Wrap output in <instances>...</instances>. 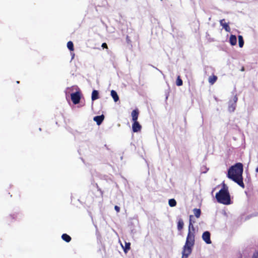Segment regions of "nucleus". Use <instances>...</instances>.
Wrapping results in <instances>:
<instances>
[{
  "label": "nucleus",
  "mask_w": 258,
  "mask_h": 258,
  "mask_svg": "<svg viewBox=\"0 0 258 258\" xmlns=\"http://www.w3.org/2000/svg\"><path fill=\"white\" fill-rule=\"evenodd\" d=\"M243 165L241 163H237L232 166L228 170L227 177L237 183L242 188L244 187L242 178Z\"/></svg>",
  "instance_id": "1"
},
{
  "label": "nucleus",
  "mask_w": 258,
  "mask_h": 258,
  "mask_svg": "<svg viewBox=\"0 0 258 258\" xmlns=\"http://www.w3.org/2000/svg\"><path fill=\"white\" fill-rule=\"evenodd\" d=\"M195 232L188 231L184 245L182 251L181 258H187L192 252V248L195 244Z\"/></svg>",
  "instance_id": "2"
},
{
  "label": "nucleus",
  "mask_w": 258,
  "mask_h": 258,
  "mask_svg": "<svg viewBox=\"0 0 258 258\" xmlns=\"http://www.w3.org/2000/svg\"><path fill=\"white\" fill-rule=\"evenodd\" d=\"M216 199L219 203L228 205L231 204L230 196L228 191V187L223 184V188L216 195Z\"/></svg>",
  "instance_id": "3"
},
{
  "label": "nucleus",
  "mask_w": 258,
  "mask_h": 258,
  "mask_svg": "<svg viewBox=\"0 0 258 258\" xmlns=\"http://www.w3.org/2000/svg\"><path fill=\"white\" fill-rule=\"evenodd\" d=\"M238 100V98L236 95L234 96L232 100H230L228 104V111L230 112H233L235 110L236 107V103Z\"/></svg>",
  "instance_id": "4"
},
{
  "label": "nucleus",
  "mask_w": 258,
  "mask_h": 258,
  "mask_svg": "<svg viewBox=\"0 0 258 258\" xmlns=\"http://www.w3.org/2000/svg\"><path fill=\"white\" fill-rule=\"evenodd\" d=\"M71 99L75 104H77L79 103L80 100V94L79 92H76V93H73L71 94Z\"/></svg>",
  "instance_id": "5"
},
{
  "label": "nucleus",
  "mask_w": 258,
  "mask_h": 258,
  "mask_svg": "<svg viewBox=\"0 0 258 258\" xmlns=\"http://www.w3.org/2000/svg\"><path fill=\"white\" fill-rule=\"evenodd\" d=\"M210 236L211 234L209 231H205L203 233L202 239L207 244H211L212 243Z\"/></svg>",
  "instance_id": "6"
},
{
  "label": "nucleus",
  "mask_w": 258,
  "mask_h": 258,
  "mask_svg": "<svg viewBox=\"0 0 258 258\" xmlns=\"http://www.w3.org/2000/svg\"><path fill=\"white\" fill-rule=\"evenodd\" d=\"M141 128L142 126L138 121H134V123L132 124V130L134 132L136 133L140 131Z\"/></svg>",
  "instance_id": "7"
},
{
  "label": "nucleus",
  "mask_w": 258,
  "mask_h": 258,
  "mask_svg": "<svg viewBox=\"0 0 258 258\" xmlns=\"http://www.w3.org/2000/svg\"><path fill=\"white\" fill-rule=\"evenodd\" d=\"M220 24L223 27V28L226 30V31H230V28L228 24L225 22L224 19L221 20L220 21Z\"/></svg>",
  "instance_id": "8"
},
{
  "label": "nucleus",
  "mask_w": 258,
  "mask_h": 258,
  "mask_svg": "<svg viewBox=\"0 0 258 258\" xmlns=\"http://www.w3.org/2000/svg\"><path fill=\"white\" fill-rule=\"evenodd\" d=\"M139 111L138 109H135L132 112V120L134 121H137L138 116H139Z\"/></svg>",
  "instance_id": "9"
},
{
  "label": "nucleus",
  "mask_w": 258,
  "mask_h": 258,
  "mask_svg": "<svg viewBox=\"0 0 258 258\" xmlns=\"http://www.w3.org/2000/svg\"><path fill=\"white\" fill-rule=\"evenodd\" d=\"M104 118V115H101L100 116H95L93 118V120L96 122V123L98 125H100L103 121Z\"/></svg>",
  "instance_id": "10"
},
{
  "label": "nucleus",
  "mask_w": 258,
  "mask_h": 258,
  "mask_svg": "<svg viewBox=\"0 0 258 258\" xmlns=\"http://www.w3.org/2000/svg\"><path fill=\"white\" fill-rule=\"evenodd\" d=\"M229 42L232 45H236L237 43V38L235 35H231L230 37Z\"/></svg>",
  "instance_id": "11"
},
{
  "label": "nucleus",
  "mask_w": 258,
  "mask_h": 258,
  "mask_svg": "<svg viewBox=\"0 0 258 258\" xmlns=\"http://www.w3.org/2000/svg\"><path fill=\"white\" fill-rule=\"evenodd\" d=\"M111 96L115 102H117L119 100V97L117 95V94L114 90H112L111 91Z\"/></svg>",
  "instance_id": "12"
},
{
  "label": "nucleus",
  "mask_w": 258,
  "mask_h": 258,
  "mask_svg": "<svg viewBox=\"0 0 258 258\" xmlns=\"http://www.w3.org/2000/svg\"><path fill=\"white\" fill-rule=\"evenodd\" d=\"M217 80V76L215 75L211 76L209 78V82L211 84H214Z\"/></svg>",
  "instance_id": "13"
},
{
  "label": "nucleus",
  "mask_w": 258,
  "mask_h": 258,
  "mask_svg": "<svg viewBox=\"0 0 258 258\" xmlns=\"http://www.w3.org/2000/svg\"><path fill=\"white\" fill-rule=\"evenodd\" d=\"M98 98V92L97 90H94L92 93V100H95Z\"/></svg>",
  "instance_id": "14"
},
{
  "label": "nucleus",
  "mask_w": 258,
  "mask_h": 258,
  "mask_svg": "<svg viewBox=\"0 0 258 258\" xmlns=\"http://www.w3.org/2000/svg\"><path fill=\"white\" fill-rule=\"evenodd\" d=\"M61 238L64 241L67 242H70L71 240V237L67 234H63L61 236Z\"/></svg>",
  "instance_id": "15"
},
{
  "label": "nucleus",
  "mask_w": 258,
  "mask_h": 258,
  "mask_svg": "<svg viewBox=\"0 0 258 258\" xmlns=\"http://www.w3.org/2000/svg\"><path fill=\"white\" fill-rule=\"evenodd\" d=\"M193 212H194V214L195 215V216L197 218H199L200 217V215H201V210L200 209H194L193 210Z\"/></svg>",
  "instance_id": "16"
},
{
  "label": "nucleus",
  "mask_w": 258,
  "mask_h": 258,
  "mask_svg": "<svg viewBox=\"0 0 258 258\" xmlns=\"http://www.w3.org/2000/svg\"><path fill=\"white\" fill-rule=\"evenodd\" d=\"M183 225H184V223H183L182 220H181V219L179 220L178 221V223H177L178 230H181L183 228Z\"/></svg>",
  "instance_id": "17"
},
{
  "label": "nucleus",
  "mask_w": 258,
  "mask_h": 258,
  "mask_svg": "<svg viewBox=\"0 0 258 258\" xmlns=\"http://www.w3.org/2000/svg\"><path fill=\"white\" fill-rule=\"evenodd\" d=\"M238 42L239 47H242L244 45V41L242 36L241 35L238 36Z\"/></svg>",
  "instance_id": "18"
},
{
  "label": "nucleus",
  "mask_w": 258,
  "mask_h": 258,
  "mask_svg": "<svg viewBox=\"0 0 258 258\" xmlns=\"http://www.w3.org/2000/svg\"><path fill=\"white\" fill-rule=\"evenodd\" d=\"M168 204H169V205L171 207H175L176 205V201L173 199H170L168 201Z\"/></svg>",
  "instance_id": "19"
},
{
  "label": "nucleus",
  "mask_w": 258,
  "mask_h": 258,
  "mask_svg": "<svg viewBox=\"0 0 258 258\" xmlns=\"http://www.w3.org/2000/svg\"><path fill=\"white\" fill-rule=\"evenodd\" d=\"M130 245L131 244L130 242H125V247H124L123 246H122L125 253H126L128 251V250L130 249Z\"/></svg>",
  "instance_id": "20"
},
{
  "label": "nucleus",
  "mask_w": 258,
  "mask_h": 258,
  "mask_svg": "<svg viewBox=\"0 0 258 258\" xmlns=\"http://www.w3.org/2000/svg\"><path fill=\"white\" fill-rule=\"evenodd\" d=\"M67 47L71 51L74 50V44L72 41H69L67 43Z\"/></svg>",
  "instance_id": "21"
},
{
  "label": "nucleus",
  "mask_w": 258,
  "mask_h": 258,
  "mask_svg": "<svg viewBox=\"0 0 258 258\" xmlns=\"http://www.w3.org/2000/svg\"><path fill=\"white\" fill-rule=\"evenodd\" d=\"M176 84L178 86H181L182 85V81L180 79L179 76L177 77V80H176Z\"/></svg>",
  "instance_id": "22"
},
{
  "label": "nucleus",
  "mask_w": 258,
  "mask_h": 258,
  "mask_svg": "<svg viewBox=\"0 0 258 258\" xmlns=\"http://www.w3.org/2000/svg\"><path fill=\"white\" fill-rule=\"evenodd\" d=\"M188 231L195 232L194 227L191 222H190L189 224Z\"/></svg>",
  "instance_id": "23"
},
{
  "label": "nucleus",
  "mask_w": 258,
  "mask_h": 258,
  "mask_svg": "<svg viewBox=\"0 0 258 258\" xmlns=\"http://www.w3.org/2000/svg\"><path fill=\"white\" fill-rule=\"evenodd\" d=\"M114 209H115V211H116L117 213H118V212H119V211H120V208H119L118 206H115L114 207Z\"/></svg>",
  "instance_id": "24"
},
{
  "label": "nucleus",
  "mask_w": 258,
  "mask_h": 258,
  "mask_svg": "<svg viewBox=\"0 0 258 258\" xmlns=\"http://www.w3.org/2000/svg\"><path fill=\"white\" fill-rule=\"evenodd\" d=\"M252 258H258V252H256L253 254Z\"/></svg>",
  "instance_id": "25"
},
{
  "label": "nucleus",
  "mask_w": 258,
  "mask_h": 258,
  "mask_svg": "<svg viewBox=\"0 0 258 258\" xmlns=\"http://www.w3.org/2000/svg\"><path fill=\"white\" fill-rule=\"evenodd\" d=\"M102 46L104 48H107V45L106 44V43H103L102 45Z\"/></svg>",
  "instance_id": "26"
},
{
  "label": "nucleus",
  "mask_w": 258,
  "mask_h": 258,
  "mask_svg": "<svg viewBox=\"0 0 258 258\" xmlns=\"http://www.w3.org/2000/svg\"><path fill=\"white\" fill-rule=\"evenodd\" d=\"M71 88H68L67 90V93L69 92V91L70 90H71Z\"/></svg>",
  "instance_id": "27"
},
{
  "label": "nucleus",
  "mask_w": 258,
  "mask_h": 258,
  "mask_svg": "<svg viewBox=\"0 0 258 258\" xmlns=\"http://www.w3.org/2000/svg\"><path fill=\"white\" fill-rule=\"evenodd\" d=\"M255 171H256V172H258V167L256 168V169H255Z\"/></svg>",
  "instance_id": "28"
}]
</instances>
